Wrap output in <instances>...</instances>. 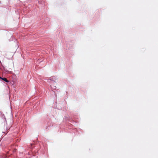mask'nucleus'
Here are the masks:
<instances>
[{"mask_svg": "<svg viewBox=\"0 0 158 158\" xmlns=\"http://www.w3.org/2000/svg\"><path fill=\"white\" fill-rule=\"evenodd\" d=\"M56 85L57 83H56V84H55V83H50V87L51 88V90L53 92H54L55 96H56L55 91L56 90Z\"/></svg>", "mask_w": 158, "mask_h": 158, "instance_id": "f257e3e1", "label": "nucleus"}, {"mask_svg": "<svg viewBox=\"0 0 158 158\" xmlns=\"http://www.w3.org/2000/svg\"><path fill=\"white\" fill-rule=\"evenodd\" d=\"M55 77L53 76L52 77H50V78L48 79L47 80L48 82L50 83H55L56 84V82L55 80Z\"/></svg>", "mask_w": 158, "mask_h": 158, "instance_id": "f03ea898", "label": "nucleus"}, {"mask_svg": "<svg viewBox=\"0 0 158 158\" xmlns=\"http://www.w3.org/2000/svg\"><path fill=\"white\" fill-rule=\"evenodd\" d=\"M65 119L66 120H68L69 121H70V120L71 119V118L69 116H65Z\"/></svg>", "mask_w": 158, "mask_h": 158, "instance_id": "7ed1b4c3", "label": "nucleus"}, {"mask_svg": "<svg viewBox=\"0 0 158 158\" xmlns=\"http://www.w3.org/2000/svg\"><path fill=\"white\" fill-rule=\"evenodd\" d=\"M2 79L6 82H9V81L5 77L2 78Z\"/></svg>", "mask_w": 158, "mask_h": 158, "instance_id": "20e7f679", "label": "nucleus"}, {"mask_svg": "<svg viewBox=\"0 0 158 158\" xmlns=\"http://www.w3.org/2000/svg\"><path fill=\"white\" fill-rule=\"evenodd\" d=\"M36 157L37 156L33 154L31 156L29 157V158H36Z\"/></svg>", "mask_w": 158, "mask_h": 158, "instance_id": "39448f33", "label": "nucleus"}, {"mask_svg": "<svg viewBox=\"0 0 158 158\" xmlns=\"http://www.w3.org/2000/svg\"><path fill=\"white\" fill-rule=\"evenodd\" d=\"M1 117H2V118H4L5 120V121L6 122V118H5V116L4 115V114H1Z\"/></svg>", "mask_w": 158, "mask_h": 158, "instance_id": "423d86ee", "label": "nucleus"}, {"mask_svg": "<svg viewBox=\"0 0 158 158\" xmlns=\"http://www.w3.org/2000/svg\"><path fill=\"white\" fill-rule=\"evenodd\" d=\"M33 144L32 143H30V147H30L31 148H33Z\"/></svg>", "mask_w": 158, "mask_h": 158, "instance_id": "0eeeda50", "label": "nucleus"}, {"mask_svg": "<svg viewBox=\"0 0 158 158\" xmlns=\"http://www.w3.org/2000/svg\"><path fill=\"white\" fill-rule=\"evenodd\" d=\"M1 114H2L1 112L0 111V116H1Z\"/></svg>", "mask_w": 158, "mask_h": 158, "instance_id": "6e6552de", "label": "nucleus"}, {"mask_svg": "<svg viewBox=\"0 0 158 158\" xmlns=\"http://www.w3.org/2000/svg\"><path fill=\"white\" fill-rule=\"evenodd\" d=\"M3 69H4V70L5 71H6V69H5V68H4V67H3Z\"/></svg>", "mask_w": 158, "mask_h": 158, "instance_id": "1a4fd4ad", "label": "nucleus"}, {"mask_svg": "<svg viewBox=\"0 0 158 158\" xmlns=\"http://www.w3.org/2000/svg\"><path fill=\"white\" fill-rule=\"evenodd\" d=\"M2 78L1 77H0V79H2Z\"/></svg>", "mask_w": 158, "mask_h": 158, "instance_id": "9d476101", "label": "nucleus"}]
</instances>
